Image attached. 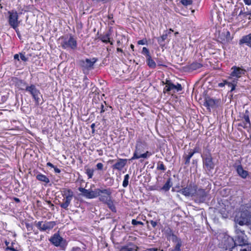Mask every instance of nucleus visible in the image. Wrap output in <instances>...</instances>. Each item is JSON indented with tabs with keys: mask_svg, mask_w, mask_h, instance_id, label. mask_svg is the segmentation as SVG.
<instances>
[{
	"mask_svg": "<svg viewBox=\"0 0 251 251\" xmlns=\"http://www.w3.org/2000/svg\"><path fill=\"white\" fill-rule=\"evenodd\" d=\"M202 160L203 168L208 175L212 173V170L215 167V164L213 161V157L210 150L205 149L201 154Z\"/></svg>",
	"mask_w": 251,
	"mask_h": 251,
	"instance_id": "1",
	"label": "nucleus"
},
{
	"mask_svg": "<svg viewBox=\"0 0 251 251\" xmlns=\"http://www.w3.org/2000/svg\"><path fill=\"white\" fill-rule=\"evenodd\" d=\"M211 189V185L209 184L206 189L197 188L196 192L194 194L193 198L195 201L198 203H202L206 200L209 191Z\"/></svg>",
	"mask_w": 251,
	"mask_h": 251,
	"instance_id": "2",
	"label": "nucleus"
},
{
	"mask_svg": "<svg viewBox=\"0 0 251 251\" xmlns=\"http://www.w3.org/2000/svg\"><path fill=\"white\" fill-rule=\"evenodd\" d=\"M49 241L54 246L60 247L63 251L66 250L68 245L66 240L62 237L58 233H54L49 239Z\"/></svg>",
	"mask_w": 251,
	"mask_h": 251,
	"instance_id": "3",
	"label": "nucleus"
},
{
	"mask_svg": "<svg viewBox=\"0 0 251 251\" xmlns=\"http://www.w3.org/2000/svg\"><path fill=\"white\" fill-rule=\"evenodd\" d=\"M100 195L99 200L107 204L108 205H111L112 201H111V194L112 193V190L110 188L103 189L102 188H100Z\"/></svg>",
	"mask_w": 251,
	"mask_h": 251,
	"instance_id": "4",
	"label": "nucleus"
},
{
	"mask_svg": "<svg viewBox=\"0 0 251 251\" xmlns=\"http://www.w3.org/2000/svg\"><path fill=\"white\" fill-rule=\"evenodd\" d=\"M236 224L239 226H243L245 225H249L251 224V213L248 211H245L242 209L240 216L238 218H235Z\"/></svg>",
	"mask_w": 251,
	"mask_h": 251,
	"instance_id": "5",
	"label": "nucleus"
},
{
	"mask_svg": "<svg viewBox=\"0 0 251 251\" xmlns=\"http://www.w3.org/2000/svg\"><path fill=\"white\" fill-rule=\"evenodd\" d=\"M236 245L237 243L232 237L225 235L222 241L221 247L225 250L235 251Z\"/></svg>",
	"mask_w": 251,
	"mask_h": 251,
	"instance_id": "6",
	"label": "nucleus"
},
{
	"mask_svg": "<svg viewBox=\"0 0 251 251\" xmlns=\"http://www.w3.org/2000/svg\"><path fill=\"white\" fill-rule=\"evenodd\" d=\"M7 13L8 14V23L10 27L12 28L18 27L21 23V21L19 20V15L17 11L15 10H12L8 11Z\"/></svg>",
	"mask_w": 251,
	"mask_h": 251,
	"instance_id": "7",
	"label": "nucleus"
},
{
	"mask_svg": "<svg viewBox=\"0 0 251 251\" xmlns=\"http://www.w3.org/2000/svg\"><path fill=\"white\" fill-rule=\"evenodd\" d=\"M63 192V195L64 197V199L63 200V202L60 204V206L61 208L67 210L73 199L74 193L70 189H65Z\"/></svg>",
	"mask_w": 251,
	"mask_h": 251,
	"instance_id": "8",
	"label": "nucleus"
},
{
	"mask_svg": "<svg viewBox=\"0 0 251 251\" xmlns=\"http://www.w3.org/2000/svg\"><path fill=\"white\" fill-rule=\"evenodd\" d=\"M197 188V185L193 182H190L187 184L186 187L180 189L177 192L182 194L185 197H193L195 192H196V189Z\"/></svg>",
	"mask_w": 251,
	"mask_h": 251,
	"instance_id": "9",
	"label": "nucleus"
},
{
	"mask_svg": "<svg viewBox=\"0 0 251 251\" xmlns=\"http://www.w3.org/2000/svg\"><path fill=\"white\" fill-rule=\"evenodd\" d=\"M61 46L64 49H71L75 50L77 48V43L76 40L72 35H70L68 39L65 38L61 42Z\"/></svg>",
	"mask_w": 251,
	"mask_h": 251,
	"instance_id": "10",
	"label": "nucleus"
},
{
	"mask_svg": "<svg viewBox=\"0 0 251 251\" xmlns=\"http://www.w3.org/2000/svg\"><path fill=\"white\" fill-rule=\"evenodd\" d=\"M98 61L97 58H93L91 59L86 58L85 60L79 61V65L84 70H90L94 68L95 63Z\"/></svg>",
	"mask_w": 251,
	"mask_h": 251,
	"instance_id": "11",
	"label": "nucleus"
},
{
	"mask_svg": "<svg viewBox=\"0 0 251 251\" xmlns=\"http://www.w3.org/2000/svg\"><path fill=\"white\" fill-rule=\"evenodd\" d=\"M25 90L29 92L31 95L36 104L37 105H39L40 102L39 96L40 95V91L36 88L35 85L31 84L30 86H28L27 87H26Z\"/></svg>",
	"mask_w": 251,
	"mask_h": 251,
	"instance_id": "12",
	"label": "nucleus"
},
{
	"mask_svg": "<svg viewBox=\"0 0 251 251\" xmlns=\"http://www.w3.org/2000/svg\"><path fill=\"white\" fill-rule=\"evenodd\" d=\"M56 225L54 221L45 222L39 221L36 224V226L41 231H46L52 229Z\"/></svg>",
	"mask_w": 251,
	"mask_h": 251,
	"instance_id": "13",
	"label": "nucleus"
},
{
	"mask_svg": "<svg viewBox=\"0 0 251 251\" xmlns=\"http://www.w3.org/2000/svg\"><path fill=\"white\" fill-rule=\"evenodd\" d=\"M230 76L232 77H235V79L241 77L242 75H245L246 71L245 69L242 67L234 66L231 68Z\"/></svg>",
	"mask_w": 251,
	"mask_h": 251,
	"instance_id": "14",
	"label": "nucleus"
},
{
	"mask_svg": "<svg viewBox=\"0 0 251 251\" xmlns=\"http://www.w3.org/2000/svg\"><path fill=\"white\" fill-rule=\"evenodd\" d=\"M205 102L204 105L209 108L210 107L214 108L219 105L220 102V100L213 99L211 98L210 97H206L205 98Z\"/></svg>",
	"mask_w": 251,
	"mask_h": 251,
	"instance_id": "15",
	"label": "nucleus"
},
{
	"mask_svg": "<svg viewBox=\"0 0 251 251\" xmlns=\"http://www.w3.org/2000/svg\"><path fill=\"white\" fill-rule=\"evenodd\" d=\"M127 160L126 159L120 158L117 162L114 164L112 168L114 170L121 171L126 165Z\"/></svg>",
	"mask_w": 251,
	"mask_h": 251,
	"instance_id": "16",
	"label": "nucleus"
},
{
	"mask_svg": "<svg viewBox=\"0 0 251 251\" xmlns=\"http://www.w3.org/2000/svg\"><path fill=\"white\" fill-rule=\"evenodd\" d=\"M235 241L236 242L237 245L248 243L247 236L245 233L236 234Z\"/></svg>",
	"mask_w": 251,
	"mask_h": 251,
	"instance_id": "17",
	"label": "nucleus"
},
{
	"mask_svg": "<svg viewBox=\"0 0 251 251\" xmlns=\"http://www.w3.org/2000/svg\"><path fill=\"white\" fill-rule=\"evenodd\" d=\"M165 233L167 239L170 240H171L173 242L177 241L178 240H181V239L178 238L174 234L173 230L170 228H168L166 230Z\"/></svg>",
	"mask_w": 251,
	"mask_h": 251,
	"instance_id": "18",
	"label": "nucleus"
},
{
	"mask_svg": "<svg viewBox=\"0 0 251 251\" xmlns=\"http://www.w3.org/2000/svg\"><path fill=\"white\" fill-rule=\"evenodd\" d=\"M244 44H246L249 47L251 48V33L248 35L243 36L239 40V44L240 45H242Z\"/></svg>",
	"mask_w": 251,
	"mask_h": 251,
	"instance_id": "19",
	"label": "nucleus"
},
{
	"mask_svg": "<svg viewBox=\"0 0 251 251\" xmlns=\"http://www.w3.org/2000/svg\"><path fill=\"white\" fill-rule=\"evenodd\" d=\"M236 170L238 175L242 178L245 179L249 175V172L244 170L241 165H238L236 167Z\"/></svg>",
	"mask_w": 251,
	"mask_h": 251,
	"instance_id": "20",
	"label": "nucleus"
},
{
	"mask_svg": "<svg viewBox=\"0 0 251 251\" xmlns=\"http://www.w3.org/2000/svg\"><path fill=\"white\" fill-rule=\"evenodd\" d=\"M14 80L16 86L20 90H24L26 88V87L28 86L24 80L20 79L17 77L14 78Z\"/></svg>",
	"mask_w": 251,
	"mask_h": 251,
	"instance_id": "21",
	"label": "nucleus"
},
{
	"mask_svg": "<svg viewBox=\"0 0 251 251\" xmlns=\"http://www.w3.org/2000/svg\"><path fill=\"white\" fill-rule=\"evenodd\" d=\"M219 38L222 40L221 42L222 43L229 42L232 39V38L231 37L230 32L228 30L222 32Z\"/></svg>",
	"mask_w": 251,
	"mask_h": 251,
	"instance_id": "22",
	"label": "nucleus"
},
{
	"mask_svg": "<svg viewBox=\"0 0 251 251\" xmlns=\"http://www.w3.org/2000/svg\"><path fill=\"white\" fill-rule=\"evenodd\" d=\"M142 144V142L137 141L135 146V150L134 152L133 156L129 159L130 161H132L134 159H137L141 158L140 154H139V147Z\"/></svg>",
	"mask_w": 251,
	"mask_h": 251,
	"instance_id": "23",
	"label": "nucleus"
},
{
	"mask_svg": "<svg viewBox=\"0 0 251 251\" xmlns=\"http://www.w3.org/2000/svg\"><path fill=\"white\" fill-rule=\"evenodd\" d=\"M203 66V65L201 63L195 62H193L192 63L190 64V65H187L185 68L187 69L188 71H193L196 70L198 69H200Z\"/></svg>",
	"mask_w": 251,
	"mask_h": 251,
	"instance_id": "24",
	"label": "nucleus"
},
{
	"mask_svg": "<svg viewBox=\"0 0 251 251\" xmlns=\"http://www.w3.org/2000/svg\"><path fill=\"white\" fill-rule=\"evenodd\" d=\"M172 185L173 184L172 182L171 178L170 177L167 180L166 183L163 186V187L161 188L160 190L164 192H168L170 190V188L172 186Z\"/></svg>",
	"mask_w": 251,
	"mask_h": 251,
	"instance_id": "25",
	"label": "nucleus"
},
{
	"mask_svg": "<svg viewBox=\"0 0 251 251\" xmlns=\"http://www.w3.org/2000/svg\"><path fill=\"white\" fill-rule=\"evenodd\" d=\"M193 155L194 154L191 151H189L188 154L185 153L183 155L182 158L184 161V164L186 166H188L190 164V159Z\"/></svg>",
	"mask_w": 251,
	"mask_h": 251,
	"instance_id": "26",
	"label": "nucleus"
},
{
	"mask_svg": "<svg viewBox=\"0 0 251 251\" xmlns=\"http://www.w3.org/2000/svg\"><path fill=\"white\" fill-rule=\"evenodd\" d=\"M36 178L39 181L44 182L46 184L50 182L49 178L45 175L39 173L36 176Z\"/></svg>",
	"mask_w": 251,
	"mask_h": 251,
	"instance_id": "27",
	"label": "nucleus"
},
{
	"mask_svg": "<svg viewBox=\"0 0 251 251\" xmlns=\"http://www.w3.org/2000/svg\"><path fill=\"white\" fill-rule=\"evenodd\" d=\"M78 189L79 192L82 193V195L83 197L87 199H90V189H86L82 187H79Z\"/></svg>",
	"mask_w": 251,
	"mask_h": 251,
	"instance_id": "28",
	"label": "nucleus"
},
{
	"mask_svg": "<svg viewBox=\"0 0 251 251\" xmlns=\"http://www.w3.org/2000/svg\"><path fill=\"white\" fill-rule=\"evenodd\" d=\"M146 61H147V63L150 68H152V69H154L156 67V63L151 58V56H150L147 57Z\"/></svg>",
	"mask_w": 251,
	"mask_h": 251,
	"instance_id": "29",
	"label": "nucleus"
},
{
	"mask_svg": "<svg viewBox=\"0 0 251 251\" xmlns=\"http://www.w3.org/2000/svg\"><path fill=\"white\" fill-rule=\"evenodd\" d=\"M176 243L174 249H170L169 251H181L180 247L182 246L181 240H178L177 241L174 242Z\"/></svg>",
	"mask_w": 251,
	"mask_h": 251,
	"instance_id": "30",
	"label": "nucleus"
},
{
	"mask_svg": "<svg viewBox=\"0 0 251 251\" xmlns=\"http://www.w3.org/2000/svg\"><path fill=\"white\" fill-rule=\"evenodd\" d=\"M100 188L95 189L94 190L90 189V199H93L99 197L100 195Z\"/></svg>",
	"mask_w": 251,
	"mask_h": 251,
	"instance_id": "31",
	"label": "nucleus"
},
{
	"mask_svg": "<svg viewBox=\"0 0 251 251\" xmlns=\"http://www.w3.org/2000/svg\"><path fill=\"white\" fill-rule=\"evenodd\" d=\"M242 118L244 120L249 123V126H251V123L250 120V112L248 110H246L245 112L243 113Z\"/></svg>",
	"mask_w": 251,
	"mask_h": 251,
	"instance_id": "32",
	"label": "nucleus"
},
{
	"mask_svg": "<svg viewBox=\"0 0 251 251\" xmlns=\"http://www.w3.org/2000/svg\"><path fill=\"white\" fill-rule=\"evenodd\" d=\"M248 124H249V123L246 122L245 120L241 121L240 122L238 123L237 125L238 130L240 131H242V129L240 128L239 127H242L244 128H247L248 127L247 125Z\"/></svg>",
	"mask_w": 251,
	"mask_h": 251,
	"instance_id": "33",
	"label": "nucleus"
},
{
	"mask_svg": "<svg viewBox=\"0 0 251 251\" xmlns=\"http://www.w3.org/2000/svg\"><path fill=\"white\" fill-rule=\"evenodd\" d=\"M168 34L167 33L163 34L160 37L158 38L157 41L160 46H164V42L167 39Z\"/></svg>",
	"mask_w": 251,
	"mask_h": 251,
	"instance_id": "34",
	"label": "nucleus"
},
{
	"mask_svg": "<svg viewBox=\"0 0 251 251\" xmlns=\"http://www.w3.org/2000/svg\"><path fill=\"white\" fill-rule=\"evenodd\" d=\"M245 211H248L251 213V201H249L248 203L244 204L242 206V209Z\"/></svg>",
	"mask_w": 251,
	"mask_h": 251,
	"instance_id": "35",
	"label": "nucleus"
},
{
	"mask_svg": "<svg viewBox=\"0 0 251 251\" xmlns=\"http://www.w3.org/2000/svg\"><path fill=\"white\" fill-rule=\"evenodd\" d=\"M174 90H176V85L172 83L169 85V87L164 88V92H169Z\"/></svg>",
	"mask_w": 251,
	"mask_h": 251,
	"instance_id": "36",
	"label": "nucleus"
},
{
	"mask_svg": "<svg viewBox=\"0 0 251 251\" xmlns=\"http://www.w3.org/2000/svg\"><path fill=\"white\" fill-rule=\"evenodd\" d=\"M110 34L109 33H107L105 35H104L103 36H101L100 37V39L105 43H110V38H109Z\"/></svg>",
	"mask_w": 251,
	"mask_h": 251,
	"instance_id": "37",
	"label": "nucleus"
},
{
	"mask_svg": "<svg viewBox=\"0 0 251 251\" xmlns=\"http://www.w3.org/2000/svg\"><path fill=\"white\" fill-rule=\"evenodd\" d=\"M157 170H161L163 172H164L166 168L165 167V166H164L163 163L162 162V161H159L157 163V168H156Z\"/></svg>",
	"mask_w": 251,
	"mask_h": 251,
	"instance_id": "38",
	"label": "nucleus"
},
{
	"mask_svg": "<svg viewBox=\"0 0 251 251\" xmlns=\"http://www.w3.org/2000/svg\"><path fill=\"white\" fill-rule=\"evenodd\" d=\"M129 178V176L128 174H126L124 176V179L123 182V186L125 188L126 187L128 184V179Z\"/></svg>",
	"mask_w": 251,
	"mask_h": 251,
	"instance_id": "39",
	"label": "nucleus"
},
{
	"mask_svg": "<svg viewBox=\"0 0 251 251\" xmlns=\"http://www.w3.org/2000/svg\"><path fill=\"white\" fill-rule=\"evenodd\" d=\"M238 224H236L234 227H235V232L236 234H242V233H245V231L243 229H242L240 227H238Z\"/></svg>",
	"mask_w": 251,
	"mask_h": 251,
	"instance_id": "40",
	"label": "nucleus"
},
{
	"mask_svg": "<svg viewBox=\"0 0 251 251\" xmlns=\"http://www.w3.org/2000/svg\"><path fill=\"white\" fill-rule=\"evenodd\" d=\"M180 2L184 6H188L192 5L193 3L192 0H180Z\"/></svg>",
	"mask_w": 251,
	"mask_h": 251,
	"instance_id": "41",
	"label": "nucleus"
},
{
	"mask_svg": "<svg viewBox=\"0 0 251 251\" xmlns=\"http://www.w3.org/2000/svg\"><path fill=\"white\" fill-rule=\"evenodd\" d=\"M86 173L88 178H91L93 176L94 170L88 168L86 170Z\"/></svg>",
	"mask_w": 251,
	"mask_h": 251,
	"instance_id": "42",
	"label": "nucleus"
},
{
	"mask_svg": "<svg viewBox=\"0 0 251 251\" xmlns=\"http://www.w3.org/2000/svg\"><path fill=\"white\" fill-rule=\"evenodd\" d=\"M142 53L145 55L146 58L151 56L149 50L146 47L143 48Z\"/></svg>",
	"mask_w": 251,
	"mask_h": 251,
	"instance_id": "43",
	"label": "nucleus"
},
{
	"mask_svg": "<svg viewBox=\"0 0 251 251\" xmlns=\"http://www.w3.org/2000/svg\"><path fill=\"white\" fill-rule=\"evenodd\" d=\"M133 249L132 248H129V246H123L121 248L120 251H133Z\"/></svg>",
	"mask_w": 251,
	"mask_h": 251,
	"instance_id": "44",
	"label": "nucleus"
},
{
	"mask_svg": "<svg viewBox=\"0 0 251 251\" xmlns=\"http://www.w3.org/2000/svg\"><path fill=\"white\" fill-rule=\"evenodd\" d=\"M201 148L198 146H196L193 150L191 149L190 151L193 154H194L196 153H200L201 152Z\"/></svg>",
	"mask_w": 251,
	"mask_h": 251,
	"instance_id": "45",
	"label": "nucleus"
},
{
	"mask_svg": "<svg viewBox=\"0 0 251 251\" xmlns=\"http://www.w3.org/2000/svg\"><path fill=\"white\" fill-rule=\"evenodd\" d=\"M237 82H238L237 79H233V84H231V86L230 87L231 90L230 91V92H232V91L235 90V87L237 85Z\"/></svg>",
	"mask_w": 251,
	"mask_h": 251,
	"instance_id": "46",
	"label": "nucleus"
},
{
	"mask_svg": "<svg viewBox=\"0 0 251 251\" xmlns=\"http://www.w3.org/2000/svg\"><path fill=\"white\" fill-rule=\"evenodd\" d=\"M108 108H110V109H112V107L110 106H107L106 108H104L103 104L102 103H101V105H100L101 110L100 111V113L102 114V113H103L105 111L108 110Z\"/></svg>",
	"mask_w": 251,
	"mask_h": 251,
	"instance_id": "47",
	"label": "nucleus"
},
{
	"mask_svg": "<svg viewBox=\"0 0 251 251\" xmlns=\"http://www.w3.org/2000/svg\"><path fill=\"white\" fill-rule=\"evenodd\" d=\"M132 225L134 226H137V225H144V223L141 221H137L135 219H132L131 221Z\"/></svg>",
	"mask_w": 251,
	"mask_h": 251,
	"instance_id": "48",
	"label": "nucleus"
},
{
	"mask_svg": "<svg viewBox=\"0 0 251 251\" xmlns=\"http://www.w3.org/2000/svg\"><path fill=\"white\" fill-rule=\"evenodd\" d=\"M25 52L24 53H23V52H20V58L21 59L24 61V62H26L27 60H28V57H26L25 55Z\"/></svg>",
	"mask_w": 251,
	"mask_h": 251,
	"instance_id": "49",
	"label": "nucleus"
},
{
	"mask_svg": "<svg viewBox=\"0 0 251 251\" xmlns=\"http://www.w3.org/2000/svg\"><path fill=\"white\" fill-rule=\"evenodd\" d=\"M151 153L148 151H147L145 153H143V154H140V156H141V158H146L148 157V156H150L151 155Z\"/></svg>",
	"mask_w": 251,
	"mask_h": 251,
	"instance_id": "50",
	"label": "nucleus"
},
{
	"mask_svg": "<svg viewBox=\"0 0 251 251\" xmlns=\"http://www.w3.org/2000/svg\"><path fill=\"white\" fill-rule=\"evenodd\" d=\"M97 169L99 171H103V165L101 163H98L96 165Z\"/></svg>",
	"mask_w": 251,
	"mask_h": 251,
	"instance_id": "51",
	"label": "nucleus"
},
{
	"mask_svg": "<svg viewBox=\"0 0 251 251\" xmlns=\"http://www.w3.org/2000/svg\"><path fill=\"white\" fill-rule=\"evenodd\" d=\"M247 14H248V11H245V8H244L243 10H241V11L238 15V16L243 15V17L245 18L248 16Z\"/></svg>",
	"mask_w": 251,
	"mask_h": 251,
	"instance_id": "52",
	"label": "nucleus"
},
{
	"mask_svg": "<svg viewBox=\"0 0 251 251\" xmlns=\"http://www.w3.org/2000/svg\"><path fill=\"white\" fill-rule=\"evenodd\" d=\"M71 251H85V249H81L78 247H75L72 249Z\"/></svg>",
	"mask_w": 251,
	"mask_h": 251,
	"instance_id": "53",
	"label": "nucleus"
},
{
	"mask_svg": "<svg viewBox=\"0 0 251 251\" xmlns=\"http://www.w3.org/2000/svg\"><path fill=\"white\" fill-rule=\"evenodd\" d=\"M137 44L138 45H145V44H147V41L146 39L140 40L137 42Z\"/></svg>",
	"mask_w": 251,
	"mask_h": 251,
	"instance_id": "54",
	"label": "nucleus"
},
{
	"mask_svg": "<svg viewBox=\"0 0 251 251\" xmlns=\"http://www.w3.org/2000/svg\"><path fill=\"white\" fill-rule=\"evenodd\" d=\"M176 92L181 91L182 90V86L179 83H177V84L176 85Z\"/></svg>",
	"mask_w": 251,
	"mask_h": 251,
	"instance_id": "55",
	"label": "nucleus"
},
{
	"mask_svg": "<svg viewBox=\"0 0 251 251\" xmlns=\"http://www.w3.org/2000/svg\"><path fill=\"white\" fill-rule=\"evenodd\" d=\"M18 27H16V28H13L15 31H16L17 34V36L18 37H19V39H21V33L20 32V31L19 30V28H18Z\"/></svg>",
	"mask_w": 251,
	"mask_h": 251,
	"instance_id": "56",
	"label": "nucleus"
},
{
	"mask_svg": "<svg viewBox=\"0 0 251 251\" xmlns=\"http://www.w3.org/2000/svg\"><path fill=\"white\" fill-rule=\"evenodd\" d=\"M231 79V81L228 80H226V85L228 86V87H231V84H233V79L231 78H229L228 80Z\"/></svg>",
	"mask_w": 251,
	"mask_h": 251,
	"instance_id": "57",
	"label": "nucleus"
},
{
	"mask_svg": "<svg viewBox=\"0 0 251 251\" xmlns=\"http://www.w3.org/2000/svg\"><path fill=\"white\" fill-rule=\"evenodd\" d=\"M162 82L163 83V84H166V86H165V87H169V85H170V84H172V81H171L170 80H168V79H166V80L165 82H164V81H163Z\"/></svg>",
	"mask_w": 251,
	"mask_h": 251,
	"instance_id": "58",
	"label": "nucleus"
},
{
	"mask_svg": "<svg viewBox=\"0 0 251 251\" xmlns=\"http://www.w3.org/2000/svg\"><path fill=\"white\" fill-rule=\"evenodd\" d=\"M13 244H14V243H12V245H11V246H10V247H8H8H7V250H11V251H19L17 250L16 249H15V248L13 247Z\"/></svg>",
	"mask_w": 251,
	"mask_h": 251,
	"instance_id": "59",
	"label": "nucleus"
},
{
	"mask_svg": "<svg viewBox=\"0 0 251 251\" xmlns=\"http://www.w3.org/2000/svg\"><path fill=\"white\" fill-rule=\"evenodd\" d=\"M225 85H226V80L224 81L223 82H221L218 84V86L220 87H223L225 86Z\"/></svg>",
	"mask_w": 251,
	"mask_h": 251,
	"instance_id": "60",
	"label": "nucleus"
},
{
	"mask_svg": "<svg viewBox=\"0 0 251 251\" xmlns=\"http://www.w3.org/2000/svg\"><path fill=\"white\" fill-rule=\"evenodd\" d=\"M150 223H151V226H152L153 227H155L157 226V222H156V221H152V220H151V221H150Z\"/></svg>",
	"mask_w": 251,
	"mask_h": 251,
	"instance_id": "61",
	"label": "nucleus"
},
{
	"mask_svg": "<svg viewBox=\"0 0 251 251\" xmlns=\"http://www.w3.org/2000/svg\"><path fill=\"white\" fill-rule=\"evenodd\" d=\"M19 56H20V53L19 54H15L14 55V59L15 60H17V61H20Z\"/></svg>",
	"mask_w": 251,
	"mask_h": 251,
	"instance_id": "62",
	"label": "nucleus"
},
{
	"mask_svg": "<svg viewBox=\"0 0 251 251\" xmlns=\"http://www.w3.org/2000/svg\"><path fill=\"white\" fill-rule=\"evenodd\" d=\"M158 249L156 248H149L146 249L145 251H158Z\"/></svg>",
	"mask_w": 251,
	"mask_h": 251,
	"instance_id": "63",
	"label": "nucleus"
},
{
	"mask_svg": "<svg viewBox=\"0 0 251 251\" xmlns=\"http://www.w3.org/2000/svg\"><path fill=\"white\" fill-rule=\"evenodd\" d=\"M245 3L247 5H251V0H243Z\"/></svg>",
	"mask_w": 251,
	"mask_h": 251,
	"instance_id": "64",
	"label": "nucleus"
}]
</instances>
